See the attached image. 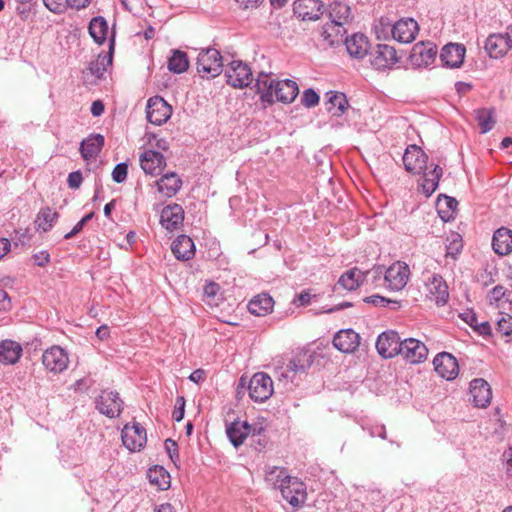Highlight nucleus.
I'll return each instance as SVG.
<instances>
[{"label":"nucleus","mask_w":512,"mask_h":512,"mask_svg":"<svg viewBox=\"0 0 512 512\" xmlns=\"http://www.w3.org/2000/svg\"><path fill=\"white\" fill-rule=\"evenodd\" d=\"M276 482L282 497L295 509L301 508L307 500V487L297 477L289 476L284 469L280 470Z\"/></svg>","instance_id":"obj_1"},{"label":"nucleus","mask_w":512,"mask_h":512,"mask_svg":"<svg viewBox=\"0 0 512 512\" xmlns=\"http://www.w3.org/2000/svg\"><path fill=\"white\" fill-rule=\"evenodd\" d=\"M196 64L197 72L202 78H214L223 71L222 55L215 48L201 50Z\"/></svg>","instance_id":"obj_2"},{"label":"nucleus","mask_w":512,"mask_h":512,"mask_svg":"<svg viewBox=\"0 0 512 512\" xmlns=\"http://www.w3.org/2000/svg\"><path fill=\"white\" fill-rule=\"evenodd\" d=\"M227 83L234 88L248 87L253 80L251 67L241 60H233L225 70Z\"/></svg>","instance_id":"obj_3"},{"label":"nucleus","mask_w":512,"mask_h":512,"mask_svg":"<svg viewBox=\"0 0 512 512\" xmlns=\"http://www.w3.org/2000/svg\"><path fill=\"white\" fill-rule=\"evenodd\" d=\"M369 55L372 68L378 71L390 70L399 61L395 48L388 44H377Z\"/></svg>","instance_id":"obj_4"},{"label":"nucleus","mask_w":512,"mask_h":512,"mask_svg":"<svg viewBox=\"0 0 512 512\" xmlns=\"http://www.w3.org/2000/svg\"><path fill=\"white\" fill-rule=\"evenodd\" d=\"M95 404L100 414L109 418H116L120 416L124 402L118 392L105 389L100 392Z\"/></svg>","instance_id":"obj_5"},{"label":"nucleus","mask_w":512,"mask_h":512,"mask_svg":"<svg viewBox=\"0 0 512 512\" xmlns=\"http://www.w3.org/2000/svg\"><path fill=\"white\" fill-rule=\"evenodd\" d=\"M248 391L253 401L264 402L273 394V381L264 372L255 373L249 381Z\"/></svg>","instance_id":"obj_6"},{"label":"nucleus","mask_w":512,"mask_h":512,"mask_svg":"<svg viewBox=\"0 0 512 512\" xmlns=\"http://www.w3.org/2000/svg\"><path fill=\"white\" fill-rule=\"evenodd\" d=\"M410 269L405 262L397 261L385 269L384 283L391 291L402 290L409 279Z\"/></svg>","instance_id":"obj_7"},{"label":"nucleus","mask_w":512,"mask_h":512,"mask_svg":"<svg viewBox=\"0 0 512 512\" xmlns=\"http://www.w3.org/2000/svg\"><path fill=\"white\" fill-rule=\"evenodd\" d=\"M404 168L413 175H420L427 168L428 155L416 144L408 145L402 157Z\"/></svg>","instance_id":"obj_8"},{"label":"nucleus","mask_w":512,"mask_h":512,"mask_svg":"<svg viewBox=\"0 0 512 512\" xmlns=\"http://www.w3.org/2000/svg\"><path fill=\"white\" fill-rule=\"evenodd\" d=\"M171 114V106L161 96H153L148 99L146 117L150 123L160 126L168 121Z\"/></svg>","instance_id":"obj_9"},{"label":"nucleus","mask_w":512,"mask_h":512,"mask_svg":"<svg viewBox=\"0 0 512 512\" xmlns=\"http://www.w3.org/2000/svg\"><path fill=\"white\" fill-rule=\"evenodd\" d=\"M402 340L396 331L388 330L378 335L376 349L378 354L385 358H393L401 352Z\"/></svg>","instance_id":"obj_10"},{"label":"nucleus","mask_w":512,"mask_h":512,"mask_svg":"<svg viewBox=\"0 0 512 512\" xmlns=\"http://www.w3.org/2000/svg\"><path fill=\"white\" fill-rule=\"evenodd\" d=\"M399 355L410 364H419L424 362L428 356L426 345L418 339L406 338L402 340L401 352Z\"/></svg>","instance_id":"obj_11"},{"label":"nucleus","mask_w":512,"mask_h":512,"mask_svg":"<svg viewBox=\"0 0 512 512\" xmlns=\"http://www.w3.org/2000/svg\"><path fill=\"white\" fill-rule=\"evenodd\" d=\"M123 445L130 451H140L147 441L146 430L139 423L126 424L122 429Z\"/></svg>","instance_id":"obj_12"},{"label":"nucleus","mask_w":512,"mask_h":512,"mask_svg":"<svg viewBox=\"0 0 512 512\" xmlns=\"http://www.w3.org/2000/svg\"><path fill=\"white\" fill-rule=\"evenodd\" d=\"M42 363L47 370L58 374L67 369L69 358L67 352L60 346H52L44 351Z\"/></svg>","instance_id":"obj_13"},{"label":"nucleus","mask_w":512,"mask_h":512,"mask_svg":"<svg viewBox=\"0 0 512 512\" xmlns=\"http://www.w3.org/2000/svg\"><path fill=\"white\" fill-rule=\"evenodd\" d=\"M324 4L321 0H295L293 13L302 21H317L323 14Z\"/></svg>","instance_id":"obj_14"},{"label":"nucleus","mask_w":512,"mask_h":512,"mask_svg":"<svg viewBox=\"0 0 512 512\" xmlns=\"http://www.w3.org/2000/svg\"><path fill=\"white\" fill-rule=\"evenodd\" d=\"M278 80L272 77L271 73L261 71L256 78V93L260 97L261 103L264 107L270 106L275 103L274 92L276 90Z\"/></svg>","instance_id":"obj_15"},{"label":"nucleus","mask_w":512,"mask_h":512,"mask_svg":"<svg viewBox=\"0 0 512 512\" xmlns=\"http://www.w3.org/2000/svg\"><path fill=\"white\" fill-rule=\"evenodd\" d=\"M140 166L145 174L158 176L166 167L165 157L155 149L145 150L139 157Z\"/></svg>","instance_id":"obj_16"},{"label":"nucleus","mask_w":512,"mask_h":512,"mask_svg":"<svg viewBox=\"0 0 512 512\" xmlns=\"http://www.w3.org/2000/svg\"><path fill=\"white\" fill-rule=\"evenodd\" d=\"M433 365L437 374L446 380H454L459 373L457 359L448 352L437 354L433 360Z\"/></svg>","instance_id":"obj_17"},{"label":"nucleus","mask_w":512,"mask_h":512,"mask_svg":"<svg viewBox=\"0 0 512 512\" xmlns=\"http://www.w3.org/2000/svg\"><path fill=\"white\" fill-rule=\"evenodd\" d=\"M465 54L466 48L463 44L448 43L442 47L439 58L442 66L455 69L462 66Z\"/></svg>","instance_id":"obj_18"},{"label":"nucleus","mask_w":512,"mask_h":512,"mask_svg":"<svg viewBox=\"0 0 512 512\" xmlns=\"http://www.w3.org/2000/svg\"><path fill=\"white\" fill-rule=\"evenodd\" d=\"M418 23L412 18H402L391 27V34L394 40L399 43H411L417 33Z\"/></svg>","instance_id":"obj_19"},{"label":"nucleus","mask_w":512,"mask_h":512,"mask_svg":"<svg viewBox=\"0 0 512 512\" xmlns=\"http://www.w3.org/2000/svg\"><path fill=\"white\" fill-rule=\"evenodd\" d=\"M427 296L434 301L437 306H444L449 300L448 285L439 274H433L427 281Z\"/></svg>","instance_id":"obj_20"},{"label":"nucleus","mask_w":512,"mask_h":512,"mask_svg":"<svg viewBox=\"0 0 512 512\" xmlns=\"http://www.w3.org/2000/svg\"><path fill=\"white\" fill-rule=\"evenodd\" d=\"M332 343L342 353H353L360 345V335L351 328L342 329L334 335Z\"/></svg>","instance_id":"obj_21"},{"label":"nucleus","mask_w":512,"mask_h":512,"mask_svg":"<svg viewBox=\"0 0 512 512\" xmlns=\"http://www.w3.org/2000/svg\"><path fill=\"white\" fill-rule=\"evenodd\" d=\"M312 361L309 359L294 358L289 361L283 371L278 374L280 381H284L285 385H291L297 379V376L306 374L307 370L311 367Z\"/></svg>","instance_id":"obj_22"},{"label":"nucleus","mask_w":512,"mask_h":512,"mask_svg":"<svg viewBox=\"0 0 512 512\" xmlns=\"http://www.w3.org/2000/svg\"><path fill=\"white\" fill-rule=\"evenodd\" d=\"M184 220V210L181 205L172 203L165 206L160 214V224L168 231L178 229Z\"/></svg>","instance_id":"obj_23"},{"label":"nucleus","mask_w":512,"mask_h":512,"mask_svg":"<svg viewBox=\"0 0 512 512\" xmlns=\"http://www.w3.org/2000/svg\"><path fill=\"white\" fill-rule=\"evenodd\" d=\"M469 391L476 407L485 408L490 404L492 391L486 380L482 378L473 379L470 382Z\"/></svg>","instance_id":"obj_24"},{"label":"nucleus","mask_w":512,"mask_h":512,"mask_svg":"<svg viewBox=\"0 0 512 512\" xmlns=\"http://www.w3.org/2000/svg\"><path fill=\"white\" fill-rule=\"evenodd\" d=\"M436 55V45L431 42H420L413 47L411 58L414 65L418 67H428L435 61Z\"/></svg>","instance_id":"obj_25"},{"label":"nucleus","mask_w":512,"mask_h":512,"mask_svg":"<svg viewBox=\"0 0 512 512\" xmlns=\"http://www.w3.org/2000/svg\"><path fill=\"white\" fill-rule=\"evenodd\" d=\"M345 46L349 55L355 59H363L371 51L369 39L362 33H355L348 37Z\"/></svg>","instance_id":"obj_26"},{"label":"nucleus","mask_w":512,"mask_h":512,"mask_svg":"<svg viewBox=\"0 0 512 512\" xmlns=\"http://www.w3.org/2000/svg\"><path fill=\"white\" fill-rule=\"evenodd\" d=\"M432 169L424 171L420 174L422 175L421 182L419 183V187L421 192L425 195V197H430L438 188L439 181L443 176V169L438 164H431Z\"/></svg>","instance_id":"obj_27"},{"label":"nucleus","mask_w":512,"mask_h":512,"mask_svg":"<svg viewBox=\"0 0 512 512\" xmlns=\"http://www.w3.org/2000/svg\"><path fill=\"white\" fill-rule=\"evenodd\" d=\"M330 21L326 23V30L329 27H344L352 18L351 8L341 1H334L329 5Z\"/></svg>","instance_id":"obj_28"},{"label":"nucleus","mask_w":512,"mask_h":512,"mask_svg":"<svg viewBox=\"0 0 512 512\" xmlns=\"http://www.w3.org/2000/svg\"><path fill=\"white\" fill-rule=\"evenodd\" d=\"M114 47L115 33H112L109 37V51L106 54H99L96 60L89 63L88 70L96 78L101 79L107 68L112 65Z\"/></svg>","instance_id":"obj_29"},{"label":"nucleus","mask_w":512,"mask_h":512,"mask_svg":"<svg viewBox=\"0 0 512 512\" xmlns=\"http://www.w3.org/2000/svg\"><path fill=\"white\" fill-rule=\"evenodd\" d=\"M484 48L491 58H500L512 49L507 34H491L485 41Z\"/></svg>","instance_id":"obj_30"},{"label":"nucleus","mask_w":512,"mask_h":512,"mask_svg":"<svg viewBox=\"0 0 512 512\" xmlns=\"http://www.w3.org/2000/svg\"><path fill=\"white\" fill-rule=\"evenodd\" d=\"M182 184V179L175 172H167L155 182L158 192L168 198L175 196Z\"/></svg>","instance_id":"obj_31"},{"label":"nucleus","mask_w":512,"mask_h":512,"mask_svg":"<svg viewBox=\"0 0 512 512\" xmlns=\"http://www.w3.org/2000/svg\"><path fill=\"white\" fill-rule=\"evenodd\" d=\"M104 136L101 134H91L80 144V154L86 161L96 158L104 146Z\"/></svg>","instance_id":"obj_32"},{"label":"nucleus","mask_w":512,"mask_h":512,"mask_svg":"<svg viewBox=\"0 0 512 512\" xmlns=\"http://www.w3.org/2000/svg\"><path fill=\"white\" fill-rule=\"evenodd\" d=\"M298 93L299 88L295 81L291 79L280 80L277 82L274 99L275 102L289 104L295 100Z\"/></svg>","instance_id":"obj_33"},{"label":"nucleus","mask_w":512,"mask_h":512,"mask_svg":"<svg viewBox=\"0 0 512 512\" xmlns=\"http://www.w3.org/2000/svg\"><path fill=\"white\" fill-rule=\"evenodd\" d=\"M492 246L498 255L510 254L512 252V230L506 227L497 229L492 238Z\"/></svg>","instance_id":"obj_34"},{"label":"nucleus","mask_w":512,"mask_h":512,"mask_svg":"<svg viewBox=\"0 0 512 512\" xmlns=\"http://www.w3.org/2000/svg\"><path fill=\"white\" fill-rule=\"evenodd\" d=\"M172 252L178 260L187 261L195 255V244L187 235H179L172 243Z\"/></svg>","instance_id":"obj_35"},{"label":"nucleus","mask_w":512,"mask_h":512,"mask_svg":"<svg viewBox=\"0 0 512 512\" xmlns=\"http://www.w3.org/2000/svg\"><path fill=\"white\" fill-rule=\"evenodd\" d=\"M365 282V274L358 267L345 271L338 279L337 285L348 291L358 289Z\"/></svg>","instance_id":"obj_36"},{"label":"nucleus","mask_w":512,"mask_h":512,"mask_svg":"<svg viewBox=\"0 0 512 512\" xmlns=\"http://www.w3.org/2000/svg\"><path fill=\"white\" fill-rule=\"evenodd\" d=\"M274 306L273 298L267 293L254 296L248 303V310L255 316H266L272 312Z\"/></svg>","instance_id":"obj_37"},{"label":"nucleus","mask_w":512,"mask_h":512,"mask_svg":"<svg viewBox=\"0 0 512 512\" xmlns=\"http://www.w3.org/2000/svg\"><path fill=\"white\" fill-rule=\"evenodd\" d=\"M22 355V347L13 340H3L0 342V362L5 365H11L18 362Z\"/></svg>","instance_id":"obj_38"},{"label":"nucleus","mask_w":512,"mask_h":512,"mask_svg":"<svg viewBox=\"0 0 512 512\" xmlns=\"http://www.w3.org/2000/svg\"><path fill=\"white\" fill-rule=\"evenodd\" d=\"M108 22L103 16L93 17L88 25V32L94 42L102 45L108 38Z\"/></svg>","instance_id":"obj_39"},{"label":"nucleus","mask_w":512,"mask_h":512,"mask_svg":"<svg viewBox=\"0 0 512 512\" xmlns=\"http://www.w3.org/2000/svg\"><path fill=\"white\" fill-rule=\"evenodd\" d=\"M248 422L235 420L226 426V434L231 444L237 448L248 437Z\"/></svg>","instance_id":"obj_40"},{"label":"nucleus","mask_w":512,"mask_h":512,"mask_svg":"<svg viewBox=\"0 0 512 512\" xmlns=\"http://www.w3.org/2000/svg\"><path fill=\"white\" fill-rule=\"evenodd\" d=\"M326 96L328 112L335 117L342 116L349 107L346 95L342 92L329 91Z\"/></svg>","instance_id":"obj_41"},{"label":"nucleus","mask_w":512,"mask_h":512,"mask_svg":"<svg viewBox=\"0 0 512 512\" xmlns=\"http://www.w3.org/2000/svg\"><path fill=\"white\" fill-rule=\"evenodd\" d=\"M147 477L149 482L160 490H167L170 487V474L163 466L155 465L149 468Z\"/></svg>","instance_id":"obj_42"},{"label":"nucleus","mask_w":512,"mask_h":512,"mask_svg":"<svg viewBox=\"0 0 512 512\" xmlns=\"http://www.w3.org/2000/svg\"><path fill=\"white\" fill-rule=\"evenodd\" d=\"M58 218V212L52 210L50 207H45L38 212L35 224L38 230L48 232L52 229Z\"/></svg>","instance_id":"obj_43"},{"label":"nucleus","mask_w":512,"mask_h":512,"mask_svg":"<svg viewBox=\"0 0 512 512\" xmlns=\"http://www.w3.org/2000/svg\"><path fill=\"white\" fill-rule=\"evenodd\" d=\"M189 60L187 53L178 49L172 50L168 58V69L175 74H181L188 70Z\"/></svg>","instance_id":"obj_44"},{"label":"nucleus","mask_w":512,"mask_h":512,"mask_svg":"<svg viewBox=\"0 0 512 512\" xmlns=\"http://www.w3.org/2000/svg\"><path fill=\"white\" fill-rule=\"evenodd\" d=\"M494 108H479L475 111V118L480 127L481 133L491 131L495 125Z\"/></svg>","instance_id":"obj_45"},{"label":"nucleus","mask_w":512,"mask_h":512,"mask_svg":"<svg viewBox=\"0 0 512 512\" xmlns=\"http://www.w3.org/2000/svg\"><path fill=\"white\" fill-rule=\"evenodd\" d=\"M458 202L455 198L441 194L437 199L438 214L443 220H448L449 212H454L457 208Z\"/></svg>","instance_id":"obj_46"},{"label":"nucleus","mask_w":512,"mask_h":512,"mask_svg":"<svg viewBox=\"0 0 512 512\" xmlns=\"http://www.w3.org/2000/svg\"><path fill=\"white\" fill-rule=\"evenodd\" d=\"M330 29H327L326 32V23L322 27V33L321 36L325 42H327L329 45H334L335 43L339 42L342 38V36L346 33V30L344 27H329Z\"/></svg>","instance_id":"obj_47"},{"label":"nucleus","mask_w":512,"mask_h":512,"mask_svg":"<svg viewBox=\"0 0 512 512\" xmlns=\"http://www.w3.org/2000/svg\"><path fill=\"white\" fill-rule=\"evenodd\" d=\"M365 274V281H371L375 286L378 285V282L383 278L385 268L384 266L375 265L373 268L363 271Z\"/></svg>","instance_id":"obj_48"},{"label":"nucleus","mask_w":512,"mask_h":512,"mask_svg":"<svg viewBox=\"0 0 512 512\" xmlns=\"http://www.w3.org/2000/svg\"><path fill=\"white\" fill-rule=\"evenodd\" d=\"M44 6L52 13L60 15L68 8V0H42Z\"/></svg>","instance_id":"obj_49"},{"label":"nucleus","mask_w":512,"mask_h":512,"mask_svg":"<svg viewBox=\"0 0 512 512\" xmlns=\"http://www.w3.org/2000/svg\"><path fill=\"white\" fill-rule=\"evenodd\" d=\"M319 100H320V97H319L318 93L312 88H308V89L304 90L302 98H301L302 104L307 108L315 107L316 105H318Z\"/></svg>","instance_id":"obj_50"},{"label":"nucleus","mask_w":512,"mask_h":512,"mask_svg":"<svg viewBox=\"0 0 512 512\" xmlns=\"http://www.w3.org/2000/svg\"><path fill=\"white\" fill-rule=\"evenodd\" d=\"M128 164L126 162L118 163L112 171V179L116 183H123L127 179Z\"/></svg>","instance_id":"obj_51"},{"label":"nucleus","mask_w":512,"mask_h":512,"mask_svg":"<svg viewBox=\"0 0 512 512\" xmlns=\"http://www.w3.org/2000/svg\"><path fill=\"white\" fill-rule=\"evenodd\" d=\"M497 330L505 336H512V316L502 315L497 321Z\"/></svg>","instance_id":"obj_52"},{"label":"nucleus","mask_w":512,"mask_h":512,"mask_svg":"<svg viewBox=\"0 0 512 512\" xmlns=\"http://www.w3.org/2000/svg\"><path fill=\"white\" fill-rule=\"evenodd\" d=\"M93 212L86 214L73 228L70 232L64 235V239L68 240L73 238L75 235L80 233L87 222H89L93 218Z\"/></svg>","instance_id":"obj_53"},{"label":"nucleus","mask_w":512,"mask_h":512,"mask_svg":"<svg viewBox=\"0 0 512 512\" xmlns=\"http://www.w3.org/2000/svg\"><path fill=\"white\" fill-rule=\"evenodd\" d=\"M462 239L460 238L459 234H455L453 236V239L449 243V245L446 246V255H450L452 257H455L460 251L462 250Z\"/></svg>","instance_id":"obj_54"},{"label":"nucleus","mask_w":512,"mask_h":512,"mask_svg":"<svg viewBox=\"0 0 512 512\" xmlns=\"http://www.w3.org/2000/svg\"><path fill=\"white\" fill-rule=\"evenodd\" d=\"M185 413V398L183 396H178L176 398V404L174 410L172 412V418L176 422L182 421Z\"/></svg>","instance_id":"obj_55"},{"label":"nucleus","mask_w":512,"mask_h":512,"mask_svg":"<svg viewBox=\"0 0 512 512\" xmlns=\"http://www.w3.org/2000/svg\"><path fill=\"white\" fill-rule=\"evenodd\" d=\"M247 430L248 436L251 437V442H256V437H260L264 433L265 427L260 422L248 423Z\"/></svg>","instance_id":"obj_56"},{"label":"nucleus","mask_w":512,"mask_h":512,"mask_svg":"<svg viewBox=\"0 0 512 512\" xmlns=\"http://www.w3.org/2000/svg\"><path fill=\"white\" fill-rule=\"evenodd\" d=\"M83 181V176L80 170L69 173L67 183L69 188L78 189Z\"/></svg>","instance_id":"obj_57"},{"label":"nucleus","mask_w":512,"mask_h":512,"mask_svg":"<svg viewBox=\"0 0 512 512\" xmlns=\"http://www.w3.org/2000/svg\"><path fill=\"white\" fill-rule=\"evenodd\" d=\"M363 301L374 306L388 307L390 299L380 295H371L365 297Z\"/></svg>","instance_id":"obj_58"},{"label":"nucleus","mask_w":512,"mask_h":512,"mask_svg":"<svg viewBox=\"0 0 512 512\" xmlns=\"http://www.w3.org/2000/svg\"><path fill=\"white\" fill-rule=\"evenodd\" d=\"M32 257L35 265L39 267H44L50 262V254L47 250H41L33 254Z\"/></svg>","instance_id":"obj_59"},{"label":"nucleus","mask_w":512,"mask_h":512,"mask_svg":"<svg viewBox=\"0 0 512 512\" xmlns=\"http://www.w3.org/2000/svg\"><path fill=\"white\" fill-rule=\"evenodd\" d=\"M165 449L171 460L179 459L178 445L176 441L168 438L165 440Z\"/></svg>","instance_id":"obj_60"},{"label":"nucleus","mask_w":512,"mask_h":512,"mask_svg":"<svg viewBox=\"0 0 512 512\" xmlns=\"http://www.w3.org/2000/svg\"><path fill=\"white\" fill-rule=\"evenodd\" d=\"M152 139L154 140V143L149 138V144L158 150L167 151L169 149V143L164 138H158L156 135H152Z\"/></svg>","instance_id":"obj_61"},{"label":"nucleus","mask_w":512,"mask_h":512,"mask_svg":"<svg viewBox=\"0 0 512 512\" xmlns=\"http://www.w3.org/2000/svg\"><path fill=\"white\" fill-rule=\"evenodd\" d=\"M461 319L467 323L471 328H476L478 319L477 315L472 311H466L460 315Z\"/></svg>","instance_id":"obj_62"},{"label":"nucleus","mask_w":512,"mask_h":512,"mask_svg":"<svg viewBox=\"0 0 512 512\" xmlns=\"http://www.w3.org/2000/svg\"><path fill=\"white\" fill-rule=\"evenodd\" d=\"M10 308H11V299H10L8 293L5 290L0 289V311L6 312V311H9Z\"/></svg>","instance_id":"obj_63"},{"label":"nucleus","mask_w":512,"mask_h":512,"mask_svg":"<svg viewBox=\"0 0 512 512\" xmlns=\"http://www.w3.org/2000/svg\"><path fill=\"white\" fill-rule=\"evenodd\" d=\"M371 437H380L386 439V429L384 425L376 424L368 428Z\"/></svg>","instance_id":"obj_64"}]
</instances>
